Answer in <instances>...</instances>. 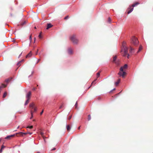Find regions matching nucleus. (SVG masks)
<instances>
[{"mask_svg":"<svg viewBox=\"0 0 153 153\" xmlns=\"http://www.w3.org/2000/svg\"><path fill=\"white\" fill-rule=\"evenodd\" d=\"M122 49H121V52L124 51V54L123 56H126L127 55L128 58H129V54L128 53V48L126 46V42H123L122 44Z\"/></svg>","mask_w":153,"mask_h":153,"instance_id":"nucleus-1","label":"nucleus"},{"mask_svg":"<svg viewBox=\"0 0 153 153\" xmlns=\"http://www.w3.org/2000/svg\"><path fill=\"white\" fill-rule=\"evenodd\" d=\"M131 42V43L134 46L137 45L139 43V42L137 38L134 36H133L132 37Z\"/></svg>","mask_w":153,"mask_h":153,"instance_id":"nucleus-2","label":"nucleus"},{"mask_svg":"<svg viewBox=\"0 0 153 153\" xmlns=\"http://www.w3.org/2000/svg\"><path fill=\"white\" fill-rule=\"evenodd\" d=\"M29 106L31 109V110H32L33 113L36 111L37 108L35 107L34 104L33 103H30L29 105Z\"/></svg>","mask_w":153,"mask_h":153,"instance_id":"nucleus-3","label":"nucleus"},{"mask_svg":"<svg viewBox=\"0 0 153 153\" xmlns=\"http://www.w3.org/2000/svg\"><path fill=\"white\" fill-rule=\"evenodd\" d=\"M71 39L74 44H77L78 41L77 39H76L75 36H72L71 37Z\"/></svg>","mask_w":153,"mask_h":153,"instance_id":"nucleus-4","label":"nucleus"},{"mask_svg":"<svg viewBox=\"0 0 153 153\" xmlns=\"http://www.w3.org/2000/svg\"><path fill=\"white\" fill-rule=\"evenodd\" d=\"M126 72L124 71H120L118 74L120 76H122L124 78L125 77V75L126 74Z\"/></svg>","mask_w":153,"mask_h":153,"instance_id":"nucleus-5","label":"nucleus"},{"mask_svg":"<svg viewBox=\"0 0 153 153\" xmlns=\"http://www.w3.org/2000/svg\"><path fill=\"white\" fill-rule=\"evenodd\" d=\"M130 53L132 54L135 52V49L131 46H130V49L129 50Z\"/></svg>","mask_w":153,"mask_h":153,"instance_id":"nucleus-6","label":"nucleus"},{"mask_svg":"<svg viewBox=\"0 0 153 153\" xmlns=\"http://www.w3.org/2000/svg\"><path fill=\"white\" fill-rule=\"evenodd\" d=\"M127 64H125L123 66H122L120 68V71H123V69H126L127 68Z\"/></svg>","mask_w":153,"mask_h":153,"instance_id":"nucleus-7","label":"nucleus"},{"mask_svg":"<svg viewBox=\"0 0 153 153\" xmlns=\"http://www.w3.org/2000/svg\"><path fill=\"white\" fill-rule=\"evenodd\" d=\"M15 136V134H13V135H8L5 138V139H10V138L13 137Z\"/></svg>","mask_w":153,"mask_h":153,"instance_id":"nucleus-8","label":"nucleus"},{"mask_svg":"<svg viewBox=\"0 0 153 153\" xmlns=\"http://www.w3.org/2000/svg\"><path fill=\"white\" fill-rule=\"evenodd\" d=\"M31 95V92L30 91L27 94L26 97L27 99H30V96Z\"/></svg>","mask_w":153,"mask_h":153,"instance_id":"nucleus-9","label":"nucleus"},{"mask_svg":"<svg viewBox=\"0 0 153 153\" xmlns=\"http://www.w3.org/2000/svg\"><path fill=\"white\" fill-rule=\"evenodd\" d=\"M68 54H71L73 53V51L71 48H68Z\"/></svg>","mask_w":153,"mask_h":153,"instance_id":"nucleus-10","label":"nucleus"},{"mask_svg":"<svg viewBox=\"0 0 153 153\" xmlns=\"http://www.w3.org/2000/svg\"><path fill=\"white\" fill-rule=\"evenodd\" d=\"M53 25L51 23H48L47 24V27L46 28L47 29H48L49 28L52 27Z\"/></svg>","mask_w":153,"mask_h":153,"instance_id":"nucleus-11","label":"nucleus"},{"mask_svg":"<svg viewBox=\"0 0 153 153\" xmlns=\"http://www.w3.org/2000/svg\"><path fill=\"white\" fill-rule=\"evenodd\" d=\"M27 133H23V132H19V133H16V134H20V135L21 136H23V134H26Z\"/></svg>","mask_w":153,"mask_h":153,"instance_id":"nucleus-12","label":"nucleus"},{"mask_svg":"<svg viewBox=\"0 0 153 153\" xmlns=\"http://www.w3.org/2000/svg\"><path fill=\"white\" fill-rule=\"evenodd\" d=\"M114 63H115L116 65H118L120 64V62L119 60H118L115 61Z\"/></svg>","mask_w":153,"mask_h":153,"instance_id":"nucleus-13","label":"nucleus"},{"mask_svg":"<svg viewBox=\"0 0 153 153\" xmlns=\"http://www.w3.org/2000/svg\"><path fill=\"white\" fill-rule=\"evenodd\" d=\"M29 100H30V99H28V98L25 101V105H26L28 104V102H29Z\"/></svg>","mask_w":153,"mask_h":153,"instance_id":"nucleus-14","label":"nucleus"},{"mask_svg":"<svg viewBox=\"0 0 153 153\" xmlns=\"http://www.w3.org/2000/svg\"><path fill=\"white\" fill-rule=\"evenodd\" d=\"M5 147V146L3 145H2L1 146V149H0V152H2V149H3Z\"/></svg>","mask_w":153,"mask_h":153,"instance_id":"nucleus-15","label":"nucleus"},{"mask_svg":"<svg viewBox=\"0 0 153 153\" xmlns=\"http://www.w3.org/2000/svg\"><path fill=\"white\" fill-rule=\"evenodd\" d=\"M32 56V53L31 52H30L26 56V58L27 57H30Z\"/></svg>","mask_w":153,"mask_h":153,"instance_id":"nucleus-16","label":"nucleus"},{"mask_svg":"<svg viewBox=\"0 0 153 153\" xmlns=\"http://www.w3.org/2000/svg\"><path fill=\"white\" fill-rule=\"evenodd\" d=\"M139 3L138 2H136L134 4H133L132 5V7H134L136 6L137 4H139Z\"/></svg>","mask_w":153,"mask_h":153,"instance_id":"nucleus-17","label":"nucleus"},{"mask_svg":"<svg viewBox=\"0 0 153 153\" xmlns=\"http://www.w3.org/2000/svg\"><path fill=\"white\" fill-rule=\"evenodd\" d=\"M120 79H119L116 82L115 84L116 85H117L120 83Z\"/></svg>","mask_w":153,"mask_h":153,"instance_id":"nucleus-18","label":"nucleus"},{"mask_svg":"<svg viewBox=\"0 0 153 153\" xmlns=\"http://www.w3.org/2000/svg\"><path fill=\"white\" fill-rule=\"evenodd\" d=\"M117 57L116 56H114L113 57V62H115V61H116V59H117Z\"/></svg>","mask_w":153,"mask_h":153,"instance_id":"nucleus-19","label":"nucleus"},{"mask_svg":"<svg viewBox=\"0 0 153 153\" xmlns=\"http://www.w3.org/2000/svg\"><path fill=\"white\" fill-rule=\"evenodd\" d=\"M133 10V7H132V8H131V9H130V10H129L128 12V14H129Z\"/></svg>","mask_w":153,"mask_h":153,"instance_id":"nucleus-20","label":"nucleus"},{"mask_svg":"<svg viewBox=\"0 0 153 153\" xmlns=\"http://www.w3.org/2000/svg\"><path fill=\"white\" fill-rule=\"evenodd\" d=\"M142 47L141 45L139 47V49L138 50V51H137V53H139L142 49Z\"/></svg>","mask_w":153,"mask_h":153,"instance_id":"nucleus-21","label":"nucleus"},{"mask_svg":"<svg viewBox=\"0 0 153 153\" xmlns=\"http://www.w3.org/2000/svg\"><path fill=\"white\" fill-rule=\"evenodd\" d=\"M66 127H67V130L68 131H69L70 130L71 128L69 125H67L66 126Z\"/></svg>","mask_w":153,"mask_h":153,"instance_id":"nucleus-22","label":"nucleus"},{"mask_svg":"<svg viewBox=\"0 0 153 153\" xmlns=\"http://www.w3.org/2000/svg\"><path fill=\"white\" fill-rule=\"evenodd\" d=\"M30 113H31V116L30 117V119H31L33 117V112L32 110H31Z\"/></svg>","mask_w":153,"mask_h":153,"instance_id":"nucleus-23","label":"nucleus"},{"mask_svg":"<svg viewBox=\"0 0 153 153\" xmlns=\"http://www.w3.org/2000/svg\"><path fill=\"white\" fill-rule=\"evenodd\" d=\"M11 79H7L5 80V82L7 83H8L10 80Z\"/></svg>","mask_w":153,"mask_h":153,"instance_id":"nucleus-24","label":"nucleus"},{"mask_svg":"<svg viewBox=\"0 0 153 153\" xmlns=\"http://www.w3.org/2000/svg\"><path fill=\"white\" fill-rule=\"evenodd\" d=\"M23 60H23V59H22V60H21V61H19V62L17 63V65H19V64L21 63V62H22L23 61Z\"/></svg>","mask_w":153,"mask_h":153,"instance_id":"nucleus-25","label":"nucleus"},{"mask_svg":"<svg viewBox=\"0 0 153 153\" xmlns=\"http://www.w3.org/2000/svg\"><path fill=\"white\" fill-rule=\"evenodd\" d=\"M91 119V116L90 114H89L88 116V120H90Z\"/></svg>","mask_w":153,"mask_h":153,"instance_id":"nucleus-26","label":"nucleus"},{"mask_svg":"<svg viewBox=\"0 0 153 153\" xmlns=\"http://www.w3.org/2000/svg\"><path fill=\"white\" fill-rule=\"evenodd\" d=\"M33 128V126H28L27 127V128H29L30 129H32Z\"/></svg>","mask_w":153,"mask_h":153,"instance_id":"nucleus-27","label":"nucleus"},{"mask_svg":"<svg viewBox=\"0 0 153 153\" xmlns=\"http://www.w3.org/2000/svg\"><path fill=\"white\" fill-rule=\"evenodd\" d=\"M6 95H7V93L6 92H4L3 94V98L5 97H6Z\"/></svg>","mask_w":153,"mask_h":153,"instance_id":"nucleus-28","label":"nucleus"},{"mask_svg":"<svg viewBox=\"0 0 153 153\" xmlns=\"http://www.w3.org/2000/svg\"><path fill=\"white\" fill-rule=\"evenodd\" d=\"M40 134L42 135V136L43 137V138H44V136H43L44 134V133L41 132L40 133Z\"/></svg>","mask_w":153,"mask_h":153,"instance_id":"nucleus-29","label":"nucleus"},{"mask_svg":"<svg viewBox=\"0 0 153 153\" xmlns=\"http://www.w3.org/2000/svg\"><path fill=\"white\" fill-rule=\"evenodd\" d=\"M39 37L40 39H41L42 38V35H41V32L39 35Z\"/></svg>","mask_w":153,"mask_h":153,"instance_id":"nucleus-30","label":"nucleus"},{"mask_svg":"<svg viewBox=\"0 0 153 153\" xmlns=\"http://www.w3.org/2000/svg\"><path fill=\"white\" fill-rule=\"evenodd\" d=\"M75 108H77V101L76 102L75 105Z\"/></svg>","mask_w":153,"mask_h":153,"instance_id":"nucleus-31","label":"nucleus"},{"mask_svg":"<svg viewBox=\"0 0 153 153\" xmlns=\"http://www.w3.org/2000/svg\"><path fill=\"white\" fill-rule=\"evenodd\" d=\"M7 84L6 85L3 84L2 85V87L3 88H5L7 86Z\"/></svg>","mask_w":153,"mask_h":153,"instance_id":"nucleus-32","label":"nucleus"},{"mask_svg":"<svg viewBox=\"0 0 153 153\" xmlns=\"http://www.w3.org/2000/svg\"><path fill=\"white\" fill-rule=\"evenodd\" d=\"M100 73L98 72L97 74V77H98L100 76Z\"/></svg>","mask_w":153,"mask_h":153,"instance_id":"nucleus-33","label":"nucleus"},{"mask_svg":"<svg viewBox=\"0 0 153 153\" xmlns=\"http://www.w3.org/2000/svg\"><path fill=\"white\" fill-rule=\"evenodd\" d=\"M111 18H110V17H109L108 18V21L110 23L111 22Z\"/></svg>","mask_w":153,"mask_h":153,"instance_id":"nucleus-34","label":"nucleus"},{"mask_svg":"<svg viewBox=\"0 0 153 153\" xmlns=\"http://www.w3.org/2000/svg\"><path fill=\"white\" fill-rule=\"evenodd\" d=\"M26 23V22L25 21H24L23 22V23H21V25H24Z\"/></svg>","mask_w":153,"mask_h":153,"instance_id":"nucleus-35","label":"nucleus"},{"mask_svg":"<svg viewBox=\"0 0 153 153\" xmlns=\"http://www.w3.org/2000/svg\"><path fill=\"white\" fill-rule=\"evenodd\" d=\"M68 18H69V16H67L64 18V19H68Z\"/></svg>","mask_w":153,"mask_h":153,"instance_id":"nucleus-36","label":"nucleus"},{"mask_svg":"<svg viewBox=\"0 0 153 153\" xmlns=\"http://www.w3.org/2000/svg\"><path fill=\"white\" fill-rule=\"evenodd\" d=\"M29 39L30 41V42H31V40H32V38H31V35L30 36Z\"/></svg>","mask_w":153,"mask_h":153,"instance_id":"nucleus-37","label":"nucleus"},{"mask_svg":"<svg viewBox=\"0 0 153 153\" xmlns=\"http://www.w3.org/2000/svg\"><path fill=\"white\" fill-rule=\"evenodd\" d=\"M96 79H95L92 83L91 85L94 83V82L96 81Z\"/></svg>","mask_w":153,"mask_h":153,"instance_id":"nucleus-38","label":"nucleus"},{"mask_svg":"<svg viewBox=\"0 0 153 153\" xmlns=\"http://www.w3.org/2000/svg\"><path fill=\"white\" fill-rule=\"evenodd\" d=\"M33 71H32V72L31 74V75H29V76L28 77H30L31 76V75H32V74H33Z\"/></svg>","mask_w":153,"mask_h":153,"instance_id":"nucleus-39","label":"nucleus"},{"mask_svg":"<svg viewBox=\"0 0 153 153\" xmlns=\"http://www.w3.org/2000/svg\"><path fill=\"white\" fill-rule=\"evenodd\" d=\"M43 110H42V111L40 113V115H42V113H43Z\"/></svg>","mask_w":153,"mask_h":153,"instance_id":"nucleus-40","label":"nucleus"},{"mask_svg":"<svg viewBox=\"0 0 153 153\" xmlns=\"http://www.w3.org/2000/svg\"><path fill=\"white\" fill-rule=\"evenodd\" d=\"M115 89V88H114L112 90H111V91H110V92H111L112 91L114 90Z\"/></svg>","mask_w":153,"mask_h":153,"instance_id":"nucleus-41","label":"nucleus"},{"mask_svg":"<svg viewBox=\"0 0 153 153\" xmlns=\"http://www.w3.org/2000/svg\"><path fill=\"white\" fill-rule=\"evenodd\" d=\"M36 88H33V91H35L36 90Z\"/></svg>","mask_w":153,"mask_h":153,"instance_id":"nucleus-42","label":"nucleus"},{"mask_svg":"<svg viewBox=\"0 0 153 153\" xmlns=\"http://www.w3.org/2000/svg\"><path fill=\"white\" fill-rule=\"evenodd\" d=\"M71 118V116H70L69 117H68V119L69 120H70Z\"/></svg>","mask_w":153,"mask_h":153,"instance_id":"nucleus-43","label":"nucleus"},{"mask_svg":"<svg viewBox=\"0 0 153 153\" xmlns=\"http://www.w3.org/2000/svg\"><path fill=\"white\" fill-rule=\"evenodd\" d=\"M56 149L55 148H53L52 149H51V150H54Z\"/></svg>","mask_w":153,"mask_h":153,"instance_id":"nucleus-44","label":"nucleus"},{"mask_svg":"<svg viewBox=\"0 0 153 153\" xmlns=\"http://www.w3.org/2000/svg\"><path fill=\"white\" fill-rule=\"evenodd\" d=\"M40 60V59H38V61L37 62H36V63H38V62H39V61Z\"/></svg>","mask_w":153,"mask_h":153,"instance_id":"nucleus-45","label":"nucleus"},{"mask_svg":"<svg viewBox=\"0 0 153 153\" xmlns=\"http://www.w3.org/2000/svg\"><path fill=\"white\" fill-rule=\"evenodd\" d=\"M62 105H61L60 107H59V108L60 109L61 108H62Z\"/></svg>","mask_w":153,"mask_h":153,"instance_id":"nucleus-46","label":"nucleus"},{"mask_svg":"<svg viewBox=\"0 0 153 153\" xmlns=\"http://www.w3.org/2000/svg\"><path fill=\"white\" fill-rule=\"evenodd\" d=\"M38 50H37V52L36 53V55H37L38 54Z\"/></svg>","mask_w":153,"mask_h":153,"instance_id":"nucleus-47","label":"nucleus"},{"mask_svg":"<svg viewBox=\"0 0 153 153\" xmlns=\"http://www.w3.org/2000/svg\"><path fill=\"white\" fill-rule=\"evenodd\" d=\"M22 53H21L19 55V57H18V58H19V57H20V56H21V55H22Z\"/></svg>","mask_w":153,"mask_h":153,"instance_id":"nucleus-48","label":"nucleus"},{"mask_svg":"<svg viewBox=\"0 0 153 153\" xmlns=\"http://www.w3.org/2000/svg\"><path fill=\"white\" fill-rule=\"evenodd\" d=\"M28 133L29 134H31L32 133H30V132H28V133Z\"/></svg>","mask_w":153,"mask_h":153,"instance_id":"nucleus-49","label":"nucleus"},{"mask_svg":"<svg viewBox=\"0 0 153 153\" xmlns=\"http://www.w3.org/2000/svg\"><path fill=\"white\" fill-rule=\"evenodd\" d=\"M34 42H35V40H36V38H34Z\"/></svg>","mask_w":153,"mask_h":153,"instance_id":"nucleus-50","label":"nucleus"},{"mask_svg":"<svg viewBox=\"0 0 153 153\" xmlns=\"http://www.w3.org/2000/svg\"><path fill=\"white\" fill-rule=\"evenodd\" d=\"M80 126L78 128V129H80Z\"/></svg>","mask_w":153,"mask_h":153,"instance_id":"nucleus-51","label":"nucleus"},{"mask_svg":"<svg viewBox=\"0 0 153 153\" xmlns=\"http://www.w3.org/2000/svg\"><path fill=\"white\" fill-rule=\"evenodd\" d=\"M37 153H40V152H37Z\"/></svg>","mask_w":153,"mask_h":153,"instance_id":"nucleus-52","label":"nucleus"},{"mask_svg":"<svg viewBox=\"0 0 153 153\" xmlns=\"http://www.w3.org/2000/svg\"><path fill=\"white\" fill-rule=\"evenodd\" d=\"M19 126H18V127H17V128H19Z\"/></svg>","mask_w":153,"mask_h":153,"instance_id":"nucleus-53","label":"nucleus"},{"mask_svg":"<svg viewBox=\"0 0 153 153\" xmlns=\"http://www.w3.org/2000/svg\"><path fill=\"white\" fill-rule=\"evenodd\" d=\"M35 29L36 28V27H35Z\"/></svg>","mask_w":153,"mask_h":153,"instance_id":"nucleus-54","label":"nucleus"},{"mask_svg":"<svg viewBox=\"0 0 153 153\" xmlns=\"http://www.w3.org/2000/svg\"><path fill=\"white\" fill-rule=\"evenodd\" d=\"M35 120H33V121H35Z\"/></svg>","mask_w":153,"mask_h":153,"instance_id":"nucleus-55","label":"nucleus"},{"mask_svg":"<svg viewBox=\"0 0 153 153\" xmlns=\"http://www.w3.org/2000/svg\"><path fill=\"white\" fill-rule=\"evenodd\" d=\"M120 93H119L118 94H120Z\"/></svg>","mask_w":153,"mask_h":153,"instance_id":"nucleus-56","label":"nucleus"}]
</instances>
